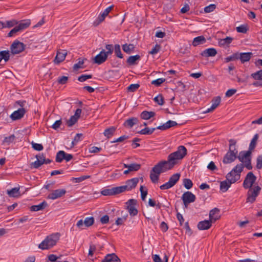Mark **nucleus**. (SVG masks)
<instances>
[{"instance_id": "obj_1", "label": "nucleus", "mask_w": 262, "mask_h": 262, "mask_svg": "<svg viewBox=\"0 0 262 262\" xmlns=\"http://www.w3.org/2000/svg\"><path fill=\"white\" fill-rule=\"evenodd\" d=\"M187 154V148H179V149L170 154L167 161H162L169 169H172L177 163V160L183 159Z\"/></svg>"}, {"instance_id": "obj_2", "label": "nucleus", "mask_w": 262, "mask_h": 262, "mask_svg": "<svg viewBox=\"0 0 262 262\" xmlns=\"http://www.w3.org/2000/svg\"><path fill=\"white\" fill-rule=\"evenodd\" d=\"M60 237L59 233H55L47 236L45 239L38 245V248L41 250H48L55 246Z\"/></svg>"}, {"instance_id": "obj_3", "label": "nucleus", "mask_w": 262, "mask_h": 262, "mask_svg": "<svg viewBox=\"0 0 262 262\" xmlns=\"http://www.w3.org/2000/svg\"><path fill=\"white\" fill-rule=\"evenodd\" d=\"M170 169L166 166L164 162H163L162 161L158 162L152 168L150 171V179L151 182L154 183H157L160 174Z\"/></svg>"}, {"instance_id": "obj_4", "label": "nucleus", "mask_w": 262, "mask_h": 262, "mask_svg": "<svg viewBox=\"0 0 262 262\" xmlns=\"http://www.w3.org/2000/svg\"><path fill=\"white\" fill-rule=\"evenodd\" d=\"M30 25V22L27 20H21L19 23L14 27L8 34V37L16 36L19 33L27 28Z\"/></svg>"}, {"instance_id": "obj_5", "label": "nucleus", "mask_w": 262, "mask_h": 262, "mask_svg": "<svg viewBox=\"0 0 262 262\" xmlns=\"http://www.w3.org/2000/svg\"><path fill=\"white\" fill-rule=\"evenodd\" d=\"M226 179L220 182V190L223 192L227 191L232 184L239 180V176L236 174L234 178H231V177H228L227 174Z\"/></svg>"}, {"instance_id": "obj_6", "label": "nucleus", "mask_w": 262, "mask_h": 262, "mask_svg": "<svg viewBox=\"0 0 262 262\" xmlns=\"http://www.w3.org/2000/svg\"><path fill=\"white\" fill-rule=\"evenodd\" d=\"M249 189L247 192L246 202L253 203L255 201L256 197L258 195L261 188L259 186H256Z\"/></svg>"}, {"instance_id": "obj_7", "label": "nucleus", "mask_w": 262, "mask_h": 262, "mask_svg": "<svg viewBox=\"0 0 262 262\" xmlns=\"http://www.w3.org/2000/svg\"><path fill=\"white\" fill-rule=\"evenodd\" d=\"M25 103V101H18L16 102L15 104L19 105L21 108H18L11 115L10 117L13 120H18L23 117L26 113V111L23 107L24 106Z\"/></svg>"}, {"instance_id": "obj_8", "label": "nucleus", "mask_w": 262, "mask_h": 262, "mask_svg": "<svg viewBox=\"0 0 262 262\" xmlns=\"http://www.w3.org/2000/svg\"><path fill=\"white\" fill-rule=\"evenodd\" d=\"M256 177L254 175L252 172H249L246 175L243 182V187L245 189L252 188V185L255 183Z\"/></svg>"}, {"instance_id": "obj_9", "label": "nucleus", "mask_w": 262, "mask_h": 262, "mask_svg": "<svg viewBox=\"0 0 262 262\" xmlns=\"http://www.w3.org/2000/svg\"><path fill=\"white\" fill-rule=\"evenodd\" d=\"M36 160L34 162V168H38L43 164H49L51 162V160L49 159H46L44 155L39 154L35 156Z\"/></svg>"}, {"instance_id": "obj_10", "label": "nucleus", "mask_w": 262, "mask_h": 262, "mask_svg": "<svg viewBox=\"0 0 262 262\" xmlns=\"http://www.w3.org/2000/svg\"><path fill=\"white\" fill-rule=\"evenodd\" d=\"M195 199V195L188 191L185 192L182 196V200L185 208H187L190 203L194 202Z\"/></svg>"}, {"instance_id": "obj_11", "label": "nucleus", "mask_w": 262, "mask_h": 262, "mask_svg": "<svg viewBox=\"0 0 262 262\" xmlns=\"http://www.w3.org/2000/svg\"><path fill=\"white\" fill-rule=\"evenodd\" d=\"M25 45L19 41L15 40L11 46V51L13 54H19L25 49Z\"/></svg>"}, {"instance_id": "obj_12", "label": "nucleus", "mask_w": 262, "mask_h": 262, "mask_svg": "<svg viewBox=\"0 0 262 262\" xmlns=\"http://www.w3.org/2000/svg\"><path fill=\"white\" fill-rule=\"evenodd\" d=\"M237 150L236 148L233 150L230 149L229 151L225 156L223 162L224 163L228 164L233 162L237 158Z\"/></svg>"}, {"instance_id": "obj_13", "label": "nucleus", "mask_w": 262, "mask_h": 262, "mask_svg": "<svg viewBox=\"0 0 262 262\" xmlns=\"http://www.w3.org/2000/svg\"><path fill=\"white\" fill-rule=\"evenodd\" d=\"M94 223V218L93 217H86L84 221L80 220L76 224L77 227L80 229H84L83 227H89L92 226Z\"/></svg>"}, {"instance_id": "obj_14", "label": "nucleus", "mask_w": 262, "mask_h": 262, "mask_svg": "<svg viewBox=\"0 0 262 262\" xmlns=\"http://www.w3.org/2000/svg\"><path fill=\"white\" fill-rule=\"evenodd\" d=\"M127 209L132 216L136 215L138 213V210L136 208L137 201L135 199H130L127 202Z\"/></svg>"}, {"instance_id": "obj_15", "label": "nucleus", "mask_w": 262, "mask_h": 262, "mask_svg": "<svg viewBox=\"0 0 262 262\" xmlns=\"http://www.w3.org/2000/svg\"><path fill=\"white\" fill-rule=\"evenodd\" d=\"M67 54L68 52L66 50H58L57 51L56 57L54 60V63L55 64H59L63 61L67 55Z\"/></svg>"}, {"instance_id": "obj_16", "label": "nucleus", "mask_w": 262, "mask_h": 262, "mask_svg": "<svg viewBox=\"0 0 262 262\" xmlns=\"http://www.w3.org/2000/svg\"><path fill=\"white\" fill-rule=\"evenodd\" d=\"M254 148H249L248 151H241L237 156V158L242 163L251 160V155Z\"/></svg>"}, {"instance_id": "obj_17", "label": "nucleus", "mask_w": 262, "mask_h": 262, "mask_svg": "<svg viewBox=\"0 0 262 262\" xmlns=\"http://www.w3.org/2000/svg\"><path fill=\"white\" fill-rule=\"evenodd\" d=\"M81 111H82L80 108H77L76 110L75 114L73 116H72L71 118L67 121V124L68 126H72L76 123L80 116Z\"/></svg>"}, {"instance_id": "obj_18", "label": "nucleus", "mask_w": 262, "mask_h": 262, "mask_svg": "<svg viewBox=\"0 0 262 262\" xmlns=\"http://www.w3.org/2000/svg\"><path fill=\"white\" fill-rule=\"evenodd\" d=\"M66 190L64 189H59L53 190L52 192L48 195V198L51 200H55L64 195Z\"/></svg>"}, {"instance_id": "obj_19", "label": "nucleus", "mask_w": 262, "mask_h": 262, "mask_svg": "<svg viewBox=\"0 0 262 262\" xmlns=\"http://www.w3.org/2000/svg\"><path fill=\"white\" fill-rule=\"evenodd\" d=\"M139 181V179L138 178H132L126 181L125 185H124L126 187V190L129 191L135 188L138 183Z\"/></svg>"}, {"instance_id": "obj_20", "label": "nucleus", "mask_w": 262, "mask_h": 262, "mask_svg": "<svg viewBox=\"0 0 262 262\" xmlns=\"http://www.w3.org/2000/svg\"><path fill=\"white\" fill-rule=\"evenodd\" d=\"M107 59V56L105 53V51L102 50L99 54L94 58V62L95 63L101 64L104 62Z\"/></svg>"}, {"instance_id": "obj_21", "label": "nucleus", "mask_w": 262, "mask_h": 262, "mask_svg": "<svg viewBox=\"0 0 262 262\" xmlns=\"http://www.w3.org/2000/svg\"><path fill=\"white\" fill-rule=\"evenodd\" d=\"M221 98L220 96L213 98L211 101L212 105L210 108H208L205 113H209L214 111L220 104Z\"/></svg>"}, {"instance_id": "obj_22", "label": "nucleus", "mask_w": 262, "mask_h": 262, "mask_svg": "<svg viewBox=\"0 0 262 262\" xmlns=\"http://www.w3.org/2000/svg\"><path fill=\"white\" fill-rule=\"evenodd\" d=\"M101 262H121L120 259L115 253L107 254Z\"/></svg>"}, {"instance_id": "obj_23", "label": "nucleus", "mask_w": 262, "mask_h": 262, "mask_svg": "<svg viewBox=\"0 0 262 262\" xmlns=\"http://www.w3.org/2000/svg\"><path fill=\"white\" fill-rule=\"evenodd\" d=\"M212 223L209 220L201 221L198 224V228L200 230H207L211 227Z\"/></svg>"}, {"instance_id": "obj_24", "label": "nucleus", "mask_w": 262, "mask_h": 262, "mask_svg": "<svg viewBox=\"0 0 262 262\" xmlns=\"http://www.w3.org/2000/svg\"><path fill=\"white\" fill-rule=\"evenodd\" d=\"M219 212L220 210L217 208H214L210 210L209 212V220L214 223L216 220H219L220 217Z\"/></svg>"}, {"instance_id": "obj_25", "label": "nucleus", "mask_w": 262, "mask_h": 262, "mask_svg": "<svg viewBox=\"0 0 262 262\" xmlns=\"http://www.w3.org/2000/svg\"><path fill=\"white\" fill-rule=\"evenodd\" d=\"M251 52L238 53V59H239L242 63L248 61L252 57Z\"/></svg>"}, {"instance_id": "obj_26", "label": "nucleus", "mask_w": 262, "mask_h": 262, "mask_svg": "<svg viewBox=\"0 0 262 262\" xmlns=\"http://www.w3.org/2000/svg\"><path fill=\"white\" fill-rule=\"evenodd\" d=\"M217 54V51L214 48H208L203 51L201 55L202 56L208 57L215 56Z\"/></svg>"}, {"instance_id": "obj_27", "label": "nucleus", "mask_w": 262, "mask_h": 262, "mask_svg": "<svg viewBox=\"0 0 262 262\" xmlns=\"http://www.w3.org/2000/svg\"><path fill=\"white\" fill-rule=\"evenodd\" d=\"M138 121L136 117L130 118L124 122L123 125L127 128H132L134 125L138 124Z\"/></svg>"}, {"instance_id": "obj_28", "label": "nucleus", "mask_w": 262, "mask_h": 262, "mask_svg": "<svg viewBox=\"0 0 262 262\" xmlns=\"http://www.w3.org/2000/svg\"><path fill=\"white\" fill-rule=\"evenodd\" d=\"M177 124H178L176 122L174 121L169 120L165 123L163 124V125L157 127V129L164 130L168 129L171 127L174 126Z\"/></svg>"}, {"instance_id": "obj_29", "label": "nucleus", "mask_w": 262, "mask_h": 262, "mask_svg": "<svg viewBox=\"0 0 262 262\" xmlns=\"http://www.w3.org/2000/svg\"><path fill=\"white\" fill-rule=\"evenodd\" d=\"M244 168V165L242 164H237L228 174V177H231L233 174L241 173Z\"/></svg>"}, {"instance_id": "obj_30", "label": "nucleus", "mask_w": 262, "mask_h": 262, "mask_svg": "<svg viewBox=\"0 0 262 262\" xmlns=\"http://www.w3.org/2000/svg\"><path fill=\"white\" fill-rule=\"evenodd\" d=\"M125 168H127L131 171H136L141 168V165L137 163H132L130 164H124Z\"/></svg>"}, {"instance_id": "obj_31", "label": "nucleus", "mask_w": 262, "mask_h": 262, "mask_svg": "<svg viewBox=\"0 0 262 262\" xmlns=\"http://www.w3.org/2000/svg\"><path fill=\"white\" fill-rule=\"evenodd\" d=\"M135 47L133 44L125 43L122 45V50L126 53L129 54L135 50Z\"/></svg>"}, {"instance_id": "obj_32", "label": "nucleus", "mask_w": 262, "mask_h": 262, "mask_svg": "<svg viewBox=\"0 0 262 262\" xmlns=\"http://www.w3.org/2000/svg\"><path fill=\"white\" fill-rule=\"evenodd\" d=\"M116 130V127L111 126V127L105 129L104 131L103 134L107 138H110L114 135Z\"/></svg>"}, {"instance_id": "obj_33", "label": "nucleus", "mask_w": 262, "mask_h": 262, "mask_svg": "<svg viewBox=\"0 0 262 262\" xmlns=\"http://www.w3.org/2000/svg\"><path fill=\"white\" fill-rule=\"evenodd\" d=\"M206 39L203 36L195 37L192 41V45L196 47L199 45L203 44L206 42Z\"/></svg>"}, {"instance_id": "obj_34", "label": "nucleus", "mask_w": 262, "mask_h": 262, "mask_svg": "<svg viewBox=\"0 0 262 262\" xmlns=\"http://www.w3.org/2000/svg\"><path fill=\"white\" fill-rule=\"evenodd\" d=\"M7 192L10 197H18L20 195L19 188L17 187H15L10 190H7Z\"/></svg>"}, {"instance_id": "obj_35", "label": "nucleus", "mask_w": 262, "mask_h": 262, "mask_svg": "<svg viewBox=\"0 0 262 262\" xmlns=\"http://www.w3.org/2000/svg\"><path fill=\"white\" fill-rule=\"evenodd\" d=\"M155 113L154 112H148V111H143L141 113L140 116L141 118L144 120H148L150 118L155 116Z\"/></svg>"}, {"instance_id": "obj_36", "label": "nucleus", "mask_w": 262, "mask_h": 262, "mask_svg": "<svg viewBox=\"0 0 262 262\" xmlns=\"http://www.w3.org/2000/svg\"><path fill=\"white\" fill-rule=\"evenodd\" d=\"M140 59V56L136 55L135 56H130L127 59V63L129 65H135L137 64V61Z\"/></svg>"}, {"instance_id": "obj_37", "label": "nucleus", "mask_w": 262, "mask_h": 262, "mask_svg": "<svg viewBox=\"0 0 262 262\" xmlns=\"http://www.w3.org/2000/svg\"><path fill=\"white\" fill-rule=\"evenodd\" d=\"M180 177V174L177 173L172 175L169 179L168 182L173 186L179 181Z\"/></svg>"}, {"instance_id": "obj_38", "label": "nucleus", "mask_w": 262, "mask_h": 262, "mask_svg": "<svg viewBox=\"0 0 262 262\" xmlns=\"http://www.w3.org/2000/svg\"><path fill=\"white\" fill-rule=\"evenodd\" d=\"M66 152L63 150L58 151L56 156V162L58 163L61 162L64 159Z\"/></svg>"}, {"instance_id": "obj_39", "label": "nucleus", "mask_w": 262, "mask_h": 262, "mask_svg": "<svg viewBox=\"0 0 262 262\" xmlns=\"http://www.w3.org/2000/svg\"><path fill=\"white\" fill-rule=\"evenodd\" d=\"M9 58L10 54L9 51H3L0 52V62L3 59H4L5 61H7L9 60Z\"/></svg>"}, {"instance_id": "obj_40", "label": "nucleus", "mask_w": 262, "mask_h": 262, "mask_svg": "<svg viewBox=\"0 0 262 262\" xmlns=\"http://www.w3.org/2000/svg\"><path fill=\"white\" fill-rule=\"evenodd\" d=\"M6 28H10L12 27H15L17 25L19 22L17 21L15 19H12L10 20H7L5 22Z\"/></svg>"}, {"instance_id": "obj_41", "label": "nucleus", "mask_w": 262, "mask_h": 262, "mask_svg": "<svg viewBox=\"0 0 262 262\" xmlns=\"http://www.w3.org/2000/svg\"><path fill=\"white\" fill-rule=\"evenodd\" d=\"M251 77L256 80H262V70L251 74Z\"/></svg>"}, {"instance_id": "obj_42", "label": "nucleus", "mask_w": 262, "mask_h": 262, "mask_svg": "<svg viewBox=\"0 0 262 262\" xmlns=\"http://www.w3.org/2000/svg\"><path fill=\"white\" fill-rule=\"evenodd\" d=\"M48 206L47 203L46 201H43L39 205H34V211L42 210Z\"/></svg>"}, {"instance_id": "obj_43", "label": "nucleus", "mask_w": 262, "mask_h": 262, "mask_svg": "<svg viewBox=\"0 0 262 262\" xmlns=\"http://www.w3.org/2000/svg\"><path fill=\"white\" fill-rule=\"evenodd\" d=\"M156 128H149L148 127H145L144 129L141 130L139 133L142 135H151L156 129Z\"/></svg>"}, {"instance_id": "obj_44", "label": "nucleus", "mask_w": 262, "mask_h": 262, "mask_svg": "<svg viewBox=\"0 0 262 262\" xmlns=\"http://www.w3.org/2000/svg\"><path fill=\"white\" fill-rule=\"evenodd\" d=\"M114 52L116 55V56L119 58H122L123 55L121 53L120 46L118 44H116L114 46Z\"/></svg>"}, {"instance_id": "obj_45", "label": "nucleus", "mask_w": 262, "mask_h": 262, "mask_svg": "<svg viewBox=\"0 0 262 262\" xmlns=\"http://www.w3.org/2000/svg\"><path fill=\"white\" fill-rule=\"evenodd\" d=\"M183 185L187 189H190L193 186V183L190 179H184L183 180Z\"/></svg>"}, {"instance_id": "obj_46", "label": "nucleus", "mask_w": 262, "mask_h": 262, "mask_svg": "<svg viewBox=\"0 0 262 262\" xmlns=\"http://www.w3.org/2000/svg\"><path fill=\"white\" fill-rule=\"evenodd\" d=\"M113 189H114L113 192H114V194H119L120 193L127 191L126 187H125L124 185L121 186H119V187H113Z\"/></svg>"}, {"instance_id": "obj_47", "label": "nucleus", "mask_w": 262, "mask_h": 262, "mask_svg": "<svg viewBox=\"0 0 262 262\" xmlns=\"http://www.w3.org/2000/svg\"><path fill=\"white\" fill-rule=\"evenodd\" d=\"M236 30L238 33H246L248 30V27L247 25H242L236 27Z\"/></svg>"}, {"instance_id": "obj_48", "label": "nucleus", "mask_w": 262, "mask_h": 262, "mask_svg": "<svg viewBox=\"0 0 262 262\" xmlns=\"http://www.w3.org/2000/svg\"><path fill=\"white\" fill-rule=\"evenodd\" d=\"M140 191L141 192V199L143 201H144L147 194V190L143 186H141Z\"/></svg>"}, {"instance_id": "obj_49", "label": "nucleus", "mask_w": 262, "mask_h": 262, "mask_svg": "<svg viewBox=\"0 0 262 262\" xmlns=\"http://www.w3.org/2000/svg\"><path fill=\"white\" fill-rule=\"evenodd\" d=\"M238 59V53H234L232 55L227 57L225 58L226 62H229L231 61H234Z\"/></svg>"}, {"instance_id": "obj_50", "label": "nucleus", "mask_w": 262, "mask_h": 262, "mask_svg": "<svg viewBox=\"0 0 262 262\" xmlns=\"http://www.w3.org/2000/svg\"><path fill=\"white\" fill-rule=\"evenodd\" d=\"M79 61L77 63H75L73 66V70H78L79 69L82 68V64L84 63V59H78Z\"/></svg>"}, {"instance_id": "obj_51", "label": "nucleus", "mask_w": 262, "mask_h": 262, "mask_svg": "<svg viewBox=\"0 0 262 262\" xmlns=\"http://www.w3.org/2000/svg\"><path fill=\"white\" fill-rule=\"evenodd\" d=\"M154 101L160 105H162L164 104V98L161 94H159L154 98Z\"/></svg>"}, {"instance_id": "obj_52", "label": "nucleus", "mask_w": 262, "mask_h": 262, "mask_svg": "<svg viewBox=\"0 0 262 262\" xmlns=\"http://www.w3.org/2000/svg\"><path fill=\"white\" fill-rule=\"evenodd\" d=\"M15 139V136L12 135L9 137H6L3 141V142L7 144V145H9L10 143L13 142L14 141Z\"/></svg>"}, {"instance_id": "obj_53", "label": "nucleus", "mask_w": 262, "mask_h": 262, "mask_svg": "<svg viewBox=\"0 0 262 262\" xmlns=\"http://www.w3.org/2000/svg\"><path fill=\"white\" fill-rule=\"evenodd\" d=\"M105 48L107 50L106 52H105V54L108 57V55H111L113 51L114 50V48L113 47V45H106L105 46Z\"/></svg>"}, {"instance_id": "obj_54", "label": "nucleus", "mask_w": 262, "mask_h": 262, "mask_svg": "<svg viewBox=\"0 0 262 262\" xmlns=\"http://www.w3.org/2000/svg\"><path fill=\"white\" fill-rule=\"evenodd\" d=\"M82 137V134H77L72 142V146H76L77 143L80 141V138Z\"/></svg>"}, {"instance_id": "obj_55", "label": "nucleus", "mask_w": 262, "mask_h": 262, "mask_svg": "<svg viewBox=\"0 0 262 262\" xmlns=\"http://www.w3.org/2000/svg\"><path fill=\"white\" fill-rule=\"evenodd\" d=\"M258 139V134H256L251 141L249 147H255Z\"/></svg>"}, {"instance_id": "obj_56", "label": "nucleus", "mask_w": 262, "mask_h": 262, "mask_svg": "<svg viewBox=\"0 0 262 262\" xmlns=\"http://www.w3.org/2000/svg\"><path fill=\"white\" fill-rule=\"evenodd\" d=\"M140 85L138 83L132 84L127 87V90L129 92H134L139 89Z\"/></svg>"}, {"instance_id": "obj_57", "label": "nucleus", "mask_w": 262, "mask_h": 262, "mask_svg": "<svg viewBox=\"0 0 262 262\" xmlns=\"http://www.w3.org/2000/svg\"><path fill=\"white\" fill-rule=\"evenodd\" d=\"M233 39L231 37H226L224 39H222L220 41V43L222 45H228L231 42Z\"/></svg>"}, {"instance_id": "obj_58", "label": "nucleus", "mask_w": 262, "mask_h": 262, "mask_svg": "<svg viewBox=\"0 0 262 262\" xmlns=\"http://www.w3.org/2000/svg\"><path fill=\"white\" fill-rule=\"evenodd\" d=\"M161 49V46L160 45L156 44L154 48L151 49L148 53L149 54L154 55L158 53Z\"/></svg>"}, {"instance_id": "obj_59", "label": "nucleus", "mask_w": 262, "mask_h": 262, "mask_svg": "<svg viewBox=\"0 0 262 262\" xmlns=\"http://www.w3.org/2000/svg\"><path fill=\"white\" fill-rule=\"evenodd\" d=\"M113 188L112 189H105L101 191V194L103 195H114Z\"/></svg>"}, {"instance_id": "obj_60", "label": "nucleus", "mask_w": 262, "mask_h": 262, "mask_svg": "<svg viewBox=\"0 0 262 262\" xmlns=\"http://www.w3.org/2000/svg\"><path fill=\"white\" fill-rule=\"evenodd\" d=\"M216 8V6L214 4H211L208 6H206L204 8V11L205 13H210L213 11Z\"/></svg>"}, {"instance_id": "obj_61", "label": "nucleus", "mask_w": 262, "mask_h": 262, "mask_svg": "<svg viewBox=\"0 0 262 262\" xmlns=\"http://www.w3.org/2000/svg\"><path fill=\"white\" fill-rule=\"evenodd\" d=\"M92 78V75H85L83 74L78 77V80L80 82H83L86 80L88 79H90Z\"/></svg>"}, {"instance_id": "obj_62", "label": "nucleus", "mask_w": 262, "mask_h": 262, "mask_svg": "<svg viewBox=\"0 0 262 262\" xmlns=\"http://www.w3.org/2000/svg\"><path fill=\"white\" fill-rule=\"evenodd\" d=\"M165 81V79L164 78H158L157 79L152 81L151 84L158 86H160L162 83H163Z\"/></svg>"}, {"instance_id": "obj_63", "label": "nucleus", "mask_w": 262, "mask_h": 262, "mask_svg": "<svg viewBox=\"0 0 262 262\" xmlns=\"http://www.w3.org/2000/svg\"><path fill=\"white\" fill-rule=\"evenodd\" d=\"M105 18V17L102 14H100L98 16L96 21L94 23V25H98L100 23H101L104 20Z\"/></svg>"}, {"instance_id": "obj_64", "label": "nucleus", "mask_w": 262, "mask_h": 262, "mask_svg": "<svg viewBox=\"0 0 262 262\" xmlns=\"http://www.w3.org/2000/svg\"><path fill=\"white\" fill-rule=\"evenodd\" d=\"M256 168L261 169L262 168V155L259 156L257 158Z\"/></svg>"}]
</instances>
